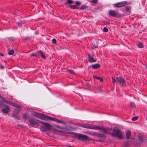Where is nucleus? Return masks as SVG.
Segmentation results:
<instances>
[{
    "label": "nucleus",
    "instance_id": "7c9ffc66",
    "mask_svg": "<svg viewBox=\"0 0 147 147\" xmlns=\"http://www.w3.org/2000/svg\"><path fill=\"white\" fill-rule=\"evenodd\" d=\"M138 118V116L134 117L131 119V120L133 121L136 120Z\"/></svg>",
    "mask_w": 147,
    "mask_h": 147
},
{
    "label": "nucleus",
    "instance_id": "b1692460",
    "mask_svg": "<svg viewBox=\"0 0 147 147\" xmlns=\"http://www.w3.org/2000/svg\"><path fill=\"white\" fill-rule=\"evenodd\" d=\"M67 71L71 74L74 75L75 74V73L74 71L73 70L71 69H67Z\"/></svg>",
    "mask_w": 147,
    "mask_h": 147
},
{
    "label": "nucleus",
    "instance_id": "2f4dec72",
    "mask_svg": "<svg viewBox=\"0 0 147 147\" xmlns=\"http://www.w3.org/2000/svg\"><path fill=\"white\" fill-rule=\"evenodd\" d=\"M98 0H92L91 1H90V2L93 3L95 4H96L97 3L98 1Z\"/></svg>",
    "mask_w": 147,
    "mask_h": 147
},
{
    "label": "nucleus",
    "instance_id": "9d476101",
    "mask_svg": "<svg viewBox=\"0 0 147 147\" xmlns=\"http://www.w3.org/2000/svg\"><path fill=\"white\" fill-rule=\"evenodd\" d=\"M94 55L93 54H88V60L89 62L92 63L95 62L96 61V59L94 58Z\"/></svg>",
    "mask_w": 147,
    "mask_h": 147
},
{
    "label": "nucleus",
    "instance_id": "20e7f679",
    "mask_svg": "<svg viewBox=\"0 0 147 147\" xmlns=\"http://www.w3.org/2000/svg\"><path fill=\"white\" fill-rule=\"evenodd\" d=\"M81 4V3L80 2L78 1H76L75 2V5H69L68 7H69L71 9H77L81 10H84L87 9L88 8V6L85 5H82L80 7H79V6Z\"/></svg>",
    "mask_w": 147,
    "mask_h": 147
},
{
    "label": "nucleus",
    "instance_id": "a878e982",
    "mask_svg": "<svg viewBox=\"0 0 147 147\" xmlns=\"http://www.w3.org/2000/svg\"><path fill=\"white\" fill-rule=\"evenodd\" d=\"M8 53L10 55H13L14 53V51L13 50H11L8 52Z\"/></svg>",
    "mask_w": 147,
    "mask_h": 147
},
{
    "label": "nucleus",
    "instance_id": "a18cd8bd",
    "mask_svg": "<svg viewBox=\"0 0 147 147\" xmlns=\"http://www.w3.org/2000/svg\"><path fill=\"white\" fill-rule=\"evenodd\" d=\"M2 96L0 95V98H1Z\"/></svg>",
    "mask_w": 147,
    "mask_h": 147
},
{
    "label": "nucleus",
    "instance_id": "c756f323",
    "mask_svg": "<svg viewBox=\"0 0 147 147\" xmlns=\"http://www.w3.org/2000/svg\"><path fill=\"white\" fill-rule=\"evenodd\" d=\"M27 115H28L27 113H24L23 115V118L24 119H27L28 118L27 117Z\"/></svg>",
    "mask_w": 147,
    "mask_h": 147
},
{
    "label": "nucleus",
    "instance_id": "4468645a",
    "mask_svg": "<svg viewBox=\"0 0 147 147\" xmlns=\"http://www.w3.org/2000/svg\"><path fill=\"white\" fill-rule=\"evenodd\" d=\"M10 109V108L8 106H6L5 107L3 108L2 110L3 113L7 114L9 112Z\"/></svg>",
    "mask_w": 147,
    "mask_h": 147
},
{
    "label": "nucleus",
    "instance_id": "6ab92c4d",
    "mask_svg": "<svg viewBox=\"0 0 147 147\" xmlns=\"http://www.w3.org/2000/svg\"><path fill=\"white\" fill-rule=\"evenodd\" d=\"M93 78L94 79H96L98 80H99L100 82H102L103 81V79L101 77H98L96 76H93Z\"/></svg>",
    "mask_w": 147,
    "mask_h": 147
},
{
    "label": "nucleus",
    "instance_id": "39448f33",
    "mask_svg": "<svg viewBox=\"0 0 147 147\" xmlns=\"http://www.w3.org/2000/svg\"><path fill=\"white\" fill-rule=\"evenodd\" d=\"M108 14L110 16L114 18H119L122 17V15L119 14L115 10H110L108 12Z\"/></svg>",
    "mask_w": 147,
    "mask_h": 147
},
{
    "label": "nucleus",
    "instance_id": "f704fd0d",
    "mask_svg": "<svg viewBox=\"0 0 147 147\" xmlns=\"http://www.w3.org/2000/svg\"><path fill=\"white\" fill-rule=\"evenodd\" d=\"M56 122L60 123H63V122L61 120H59L57 119V120L56 121Z\"/></svg>",
    "mask_w": 147,
    "mask_h": 147
},
{
    "label": "nucleus",
    "instance_id": "ddd939ff",
    "mask_svg": "<svg viewBox=\"0 0 147 147\" xmlns=\"http://www.w3.org/2000/svg\"><path fill=\"white\" fill-rule=\"evenodd\" d=\"M138 138L139 140L141 143H144L145 142L146 138H144L143 136L138 135Z\"/></svg>",
    "mask_w": 147,
    "mask_h": 147
},
{
    "label": "nucleus",
    "instance_id": "bb28decb",
    "mask_svg": "<svg viewBox=\"0 0 147 147\" xmlns=\"http://www.w3.org/2000/svg\"><path fill=\"white\" fill-rule=\"evenodd\" d=\"M9 40L11 41H13L15 40V38L13 37H9L8 38Z\"/></svg>",
    "mask_w": 147,
    "mask_h": 147
},
{
    "label": "nucleus",
    "instance_id": "423d86ee",
    "mask_svg": "<svg viewBox=\"0 0 147 147\" xmlns=\"http://www.w3.org/2000/svg\"><path fill=\"white\" fill-rule=\"evenodd\" d=\"M40 123L44 125L41 127V129L42 131H46L48 130L51 129V126L49 124L42 121H40Z\"/></svg>",
    "mask_w": 147,
    "mask_h": 147
},
{
    "label": "nucleus",
    "instance_id": "4c0bfd02",
    "mask_svg": "<svg viewBox=\"0 0 147 147\" xmlns=\"http://www.w3.org/2000/svg\"><path fill=\"white\" fill-rule=\"evenodd\" d=\"M111 78L112 79V82H113V84H114L115 83L116 80H115V79L113 77H112Z\"/></svg>",
    "mask_w": 147,
    "mask_h": 147
},
{
    "label": "nucleus",
    "instance_id": "cd10ccee",
    "mask_svg": "<svg viewBox=\"0 0 147 147\" xmlns=\"http://www.w3.org/2000/svg\"><path fill=\"white\" fill-rule=\"evenodd\" d=\"M138 47L140 48H143L144 47V46L142 43H140L138 44Z\"/></svg>",
    "mask_w": 147,
    "mask_h": 147
},
{
    "label": "nucleus",
    "instance_id": "f3484780",
    "mask_svg": "<svg viewBox=\"0 0 147 147\" xmlns=\"http://www.w3.org/2000/svg\"><path fill=\"white\" fill-rule=\"evenodd\" d=\"M131 135V131L130 130H128L126 133V138L129 139H130Z\"/></svg>",
    "mask_w": 147,
    "mask_h": 147
},
{
    "label": "nucleus",
    "instance_id": "72a5a7b5",
    "mask_svg": "<svg viewBox=\"0 0 147 147\" xmlns=\"http://www.w3.org/2000/svg\"><path fill=\"white\" fill-rule=\"evenodd\" d=\"M67 2L68 4H72L73 3V2L72 0H67Z\"/></svg>",
    "mask_w": 147,
    "mask_h": 147
},
{
    "label": "nucleus",
    "instance_id": "e433bc0d",
    "mask_svg": "<svg viewBox=\"0 0 147 147\" xmlns=\"http://www.w3.org/2000/svg\"><path fill=\"white\" fill-rule=\"evenodd\" d=\"M52 42L54 44H56L57 42V41L56 40L55 38H53L52 40Z\"/></svg>",
    "mask_w": 147,
    "mask_h": 147
},
{
    "label": "nucleus",
    "instance_id": "58836bf2",
    "mask_svg": "<svg viewBox=\"0 0 147 147\" xmlns=\"http://www.w3.org/2000/svg\"><path fill=\"white\" fill-rule=\"evenodd\" d=\"M22 22H18L17 24L19 26L21 27L22 26Z\"/></svg>",
    "mask_w": 147,
    "mask_h": 147
},
{
    "label": "nucleus",
    "instance_id": "f257e3e1",
    "mask_svg": "<svg viewBox=\"0 0 147 147\" xmlns=\"http://www.w3.org/2000/svg\"><path fill=\"white\" fill-rule=\"evenodd\" d=\"M80 127L87 129H91L101 130L102 131V132L106 134H110L111 135V132H109L110 130L111 129L109 128H104L103 127H100L99 126H94V125H90L88 124L86 125H83L80 126Z\"/></svg>",
    "mask_w": 147,
    "mask_h": 147
},
{
    "label": "nucleus",
    "instance_id": "aec40b11",
    "mask_svg": "<svg viewBox=\"0 0 147 147\" xmlns=\"http://www.w3.org/2000/svg\"><path fill=\"white\" fill-rule=\"evenodd\" d=\"M97 132H93V131H88L87 133L90 135L92 136H96L97 134Z\"/></svg>",
    "mask_w": 147,
    "mask_h": 147
},
{
    "label": "nucleus",
    "instance_id": "7ed1b4c3",
    "mask_svg": "<svg viewBox=\"0 0 147 147\" xmlns=\"http://www.w3.org/2000/svg\"><path fill=\"white\" fill-rule=\"evenodd\" d=\"M111 135L115 137H117L120 139L123 138L122 132L120 129L116 127L113 128L112 132L111 133Z\"/></svg>",
    "mask_w": 147,
    "mask_h": 147
},
{
    "label": "nucleus",
    "instance_id": "4be33fe9",
    "mask_svg": "<svg viewBox=\"0 0 147 147\" xmlns=\"http://www.w3.org/2000/svg\"><path fill=\"white\" fill-rule=\"evenodd\" d=\"M130 107L132 108H136V106L135 103L134 102H131L130 104Z\"/></svg>",
    "mask_w": 147,
    "mask_h": 147
},
{
    "label": "nucleus",
    "instance_id": "0eeeda50",
    "mask_svg": "<svg viewBox=\"0 0 147 147\" xmlns=\"http://www.w3.org/2000/svg\"><path fill=\"white\" fill-rule=\"evenodd\" d=\"M78 139L79 140H82V141L86 140H91L92 139L89 138L88 136L82 134H79L78 136Z\"/></svg>",
    "mask_w": 147,
    "mask_h": 147
},
{
    "label": "nucleus",
    "instance_id": "79ce46f5",
    "mask_svg": "<svg viewBox=\"0 0 147 147\" xmlns=\"http://www.w3.org/2000/svg\"><path fill=\"white\" fill-rule=\"evenodd\" d=\"M36 55V54H34V53H32L30 55V56L31 57H33V56H35Z\"/></svg>",
    "mask_w": 147,
    "mask_h": 147
},
{
    "label": "nucleus",
    "instance_id": "9b49d317",
    "mask_svg": "<svg viewBox=\"0 0 147 147\" xmlns=\"http://www.w3.org/2000/svg\"><path fill=\"white\" fill-rule=\"evenodd\" d=\"M96 137L98 138L99 141L100 142L104 141L106 137V136L104 134L98 133H97Z\"/></svg>",
    "mask_w": 147,
    "mask_h": 147
},
{
    "label": "nucleus",
    "instance_id": "37998d69",
    "mask_svg": "<svg viewBox=\"0 0 147 147\" xmlns=\"http://www.w3.org/2000/svg\"><path fill=\"white\" fill-rule=\"evenodd\" d=\"M0 55L1 56H2L3 55V54L1 53H0Z\"/></svg>",
    "mask_w": 147,
    "mask_h": 147
},
{
    "label": "nucleus",
    "instance_id": "c85d7f7f",
    "mask_svg": "<svg viewBox=\"0 0 147 147\" xmlns=\"http://www.w3.org/2000/svg\"><path fill=\"white\" fill-rule=\"evenodd\" d=\"M125 10L126 12H128L129 11V7L128 6H126L125 7Z\"/></svg>",
    "mask_w": 147,
    "mask_h": 147
},
{
    "label": "nucleus",
    "instance_id": "c9c22d12",
    "mask_svg": "<svg viewBox=\"0 0 147 147\" xmlns=\"http://www.w3.org/2000/svg\"><path fill=\"white\" fill-rule=\"evenodd\" d=\"M30 39V38L29 37H26L25 38V40L26 41L29 40Z\"/></svg>",
    "mask_w": 147,
    "mask_h": 147
},
{
    "label": "nucleus",
    "instance_id": "ea45409f",
    "mask_svg": "<svg viewBox=\"0 0 147 147\" xmlns=\"http://www.w3.org/2000/svg\"><path fill=\"white\" fill-rule=\"evenodd\" d=\"M14 117H15V118L17 119H18V120L20 119V117H19L18 116L16 115V116H15Z\"/></svg>",
    "mask_w": 147,
    "mask_h": 147
},
{
    "label": "nucleus",
    "instance_id": "1a4fd4ad",
    "mask_svg": "<svg viewBox=\"0 0 147 147\" xmlns=\"http://www.w3.org/2000/svg\"><path fill=\"white\" fill-rule=\"evenodd\" d=\"M40 121L38 120L33 118H30L29 120V123L30 124L33 126L34 125H37L40 123Z\"/></svg>",
    "mask_w": 147,
    "mask_h": 147
},
{
    "label": "nucleus",
    "instance_id": "a19ab883",
    "mask_svg": "<svg viewBox=\"0 0 147 147\" xmlns=\"http://www.w3.org/2000/svg\"><path fill=\"white\" fill-rule=\"evenodd\" d=\"M4 66L3 65H1V64H0V69H4Z\"/></svg>",
    "mask_w": 147,
    "mask_h": 147
},
{
    "label": "nucleus",
    "instance_id": "f8f14e48",
    "mask_svg": "<svg viewBox=\"0 0 147 147\" xmlns=\"http://www.w3.org/2000/svg\"><path fill=\"white\" fill-rule=\"evenodd\" d=\"M116 80L119 83L120 85H121L123 86L125 84V80L121 77H117L116 78Z\"/></svg>",
    "mask_w": 147,
    "mask_h": 147
},
{
    "label": "nucleus",
    "instance_id": "49530a36",
    "mask_svg": "<svg viewBox=\"0 0 147 147\" xmlns=\"http://www.w3.org/2000/svg\"><path fill=\"white\" fill-rule=\"evenodd\" d=\"M72 147L71 146H69V147Z\"/></svg>",
    "mask_w": 147,
    "mask_h": 147
},
{
    "label": "nucleus",
    "instance_id": "6e6552de",
    "mask_svg": "<svg viewBox=\"0 0 147 147\" xmlns=\"http://www.w3.org/2000/svg\"><path fill=\"white\" fill-rule=\"evenodd\" d=\"M127 2L126 1L120 2L113 5L114 7L119 8L123 7L127 5Z\"/></svg>",
    "mask_w": 147,
    "mask_h": 147
},
{
    "label": "nucleus",
    "instance_id": "412c9836",
    "mask_svg": "<svg viewBox=\"0 0 147 147\" xmlns=\"http://www.w3.org/2000/svg\"><path fill=\"white\" fill-rule=\"evenodd\" d=\"M69 134L73 135L74 137L77 138H78V136L79 135V134H77L74 132H70Z\"/></svg>",
    "mask_w": 147,
    "mask_h": 147
},
{
    "label": "nucleus",
    "instance_id": "393cba45",
    "mask_svg": "<svg viewBox=\"0 0 147 147\" xmlns=\"http://www.w3.org/2000/svg\"><path fill=\"white\" fill-rule=\"evenodd\" d=\"M10 105L16 107V108H18L19 107V106L17 104L13 102H11V104H10Z\"/></svg>",
    "mask_w": 147,
    "mask_h": 147
},
{
    "label": "nucleus",
    "instance_id": "5701e85b",
    "mask_svg": "<svg viewBox=\"0 0 147 147\" xmlns=\"http://www.w3.org/2000/svg\"><path fill=\"white\" fill-rule=\"evenodd\" d=\"M3 101L6 103L10 105V104H11V103L12 102L7 100L5 99V98H4V99L3 100Z\"/></svg>",
    "mask_w": 147,
    "mask_h": 147
},
{
    "label": "nucleus",
    "instance_id": "c03bdc74",
    "mask_svg": "<svg viewBox=\"0 0 147 147\" xmlns=\"http://www.w3.org/2000/svg\"><path fill=\"white\" fill-rule=\"evenodd\" d=\"M146 120H147V114H146Z\"/></svg>",
    "mask_w": 147,
    "mask_h": 147
},
{
    "label": "nucleus",
    "instance_id": "dca6fc26",
    "mask_svg": "<svg viewBox=\"0 0 147 147\" xmlns=\"http://www.w3.org/2000/svg\"><path fill=\"white\" fill-rule=\"evenodd\" d=\"M20 112V110L18 109L14 110L13 112L12 115L13 116H16L18 115Z\"/></svg>",
    "mask_w": 147,
    "mask_h": 147
},
{
    "label": "nucleus",
    "instance_id": "f03ea898",
    "mask_svg": "<svg viewBox=\"0 0 147 147\" xmlns=\"http://www.w3.org/2000/svg\"><path fill=\"white\" fill-rule=\"evenodd\" d=\"M34 116L45 121L52 120L56 122L57 119L46 116L41 113L35 112L33 114Z\"/></svg>",
    "mask_w": 147,
    "mask_h": 147
},
{
    "label": "nucleus",
    "instance_id": "473e14b6",
    "mask_svg": "<svg viewBox=\"0 0 147 147\" xmlns=\"http://www.w3.org/2000/svg\"><path fill=\"white\" fill-rule=\"evenodd\" d=\"M103 31L105 32H107L108 31V29L107 27H104L103 29Z\"/></svg>",
    "mask_w": 147,
    "mask_h": 147
},
{
    "label": "nucleus",
    "instance_id": "2eb2a0df",
    "mask_svg": "<svg viewBox=\"0 0 147 147\" xmlns=\"http://www.w3.org/2000/svg\"><path fill=\"white\" fill-rule=\"evenodd\" d=\"M91 67L93 69H96L99 68L100 67V65L99 63H96L92 65Z\"/></svg>",
    "mask_w": 147,
    "mask_h": 147
},
{
    "label": "nucleus",
    "instance_id": "a211bd4d",
    "mask_svg": "<svg viewBox=\"0 0 147 147\" xmlns=\"http://www.w3.org/2000/svg\"><path fill=\"white\" fill-rule=\"evenodd\" d=\"M38 53L40 54V56L42 58L44 59H45L46 58V55L43 53L42 51L41 50H39L38 52Z\"/></svg>",
    "mask_w": 147,
    "mask_h": 147
}]
</instances>
